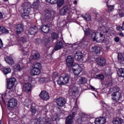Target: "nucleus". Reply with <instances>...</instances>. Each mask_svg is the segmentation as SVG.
Instances as JSON below:
<instances>
[{
    "instance_id": "1",
    "label": "nucleus",
    "mask_w": 124,
    "mask_h": 124,
    "mask_svg": "<svg viewBox=\"0 0 124 124\" xmlns=\"http://www.w3.org/2000/svg\"><path fill=\"white\" fill-rule=\"evenodd\" d=\"M22 7L24 11V13L22 14V18L29 19L30 16H29V14L31 11V3L30 2L23 3L22 4Z\"/></svg>"
},
{
    "instance_id": "2",
    "label": "nucleus",
    "mask_w": 124,
    "mask_h": 124,
    "mask_svg": "<svg viewBox=\"0 0 124 124\" xmlns=\"http://www.w3.org/2000/svg\"><path fill=\"white\" fill-rule=\"evenodd\" d=\"M15 82H16V79L15 78L8 79L7 80V89L11 90L12 93H14L15 91L16 90L15 87H14Z\"/></svg>"
},
{
    "instance_id": "3",
    "label": "nucleus",
    "mask_w": 124,
    "mask_h": 124,
    "mask_svg": "<svg viewBox=\"0 0 124 124\" xmlns=\"http://www.w3.org/2000/svg\"><path fill=\"white\" fill-rule=\"evenodd\" d=\"M93 41H96V42L102 43L103 41H104V39H105V37L103 36V34H101V33H99L96 32L95 33V36L93 38Z\"/></svg>"
},
{
    "instance_id": "4",
    "label": "nucleus",
    "mask_w": 124,
    "mask_h": 124,
    "mask_svg": "<svg viewBox=\"0 0 124 124\" xmlns=\"http://www.w3.org/2000/svg\"><path fill=\"white\" fill-rule=\"evenodd\" d=\"M17 106V100L15 98H12L8 102L7 108L9 110H13Z\"/></svg>"
},
{
    "instance_id": "5",
    "label": "nucleus",
    "mask_w": 124,
    "mask_h": 124,
    "mask_svg": "<svg viewBox=\"0 0 124 124\" xmlns=\"http://www.w3.org/2000/svg\"><path fill=\"white\" fill-rule=\"evenodd\" d=\"M72 71L77 77L82 72V68H81V66L79 64L76 63L73 65Z\"/></svg>"
},
{
    "instance_id": "6",
    "label": "nucleus",
    "mask_w": 124,
    "mask_h": 124,
    "mask_svg": "<svg viewBox=\"0 0 124 124\" xmlns=\"http://www.w3.org/2000/svg\"><path fill=\"white\" fill-rule=\"evenodd\" d=\"M111 96L112 99L114 102H118V101H120V99H122V93L119 91H116L111 94Z\"/></svg>"
},
{
    "instance_id": "7",
    "label": "nucleus",
    "mask_w": 124,
    "mask_h": 124,
    "mask_svg": "<svg viewBox=\"0 0 124 124\" xmlns=\"http://www.w3.org/2000/svg\"><path fill=\"white\" fill-rule=\"evenodd\" d=\"M32 89V86L31 84L30 83H25L23 86V91L25 92L26 93H31V90Z\"/></svg>"
},
{
    "instance_id": "8",
    "label": "nucleus",
    "mask_w": 124,
    "mask_h": 124,
    "mask_svg": "<svg viewBox=\"0 0 124 124\" xmlns=\"http://www.w3.org/2000/svg\"><path fill=\"white\" fill-rule=\"evenodd\" d=\"M66 103V101L65 99L62 97H60L56 100V104L59 107H63Z\"/></svg>"
},
{
    "instance_id": "9",
    "label": "nucleus",
    "mask_w": 124,
    "mask_h": 124,
    "mask_svg": "<svg viewBox=\"0 0 124 124\" xmlns=\"http://www.w3.org/2000/svg\"><path fill=\"white\" fill-rule=\"evenodd\" d=\"M39 96L41 99L43 100H48L49 99L50 96L49 95V93L45 90H43L41 91L39 94Z\"/></svg>"
},
{
    "instance_id": "10",
    "label": "nucleus",
    "mask_w": 124,
    "mask_h": 124,
    "mask_svg": "<svg viewBox=\"0 0 124 124\" xmlns=\"http://www.w3.org/2000/svg\"><path fill=\"white\" fill-rule=\"evenodd\" d=\"M51 16L52 15L49 11H46L45 13L44 17L41 19V21L42 23H45L51 19Z\"/></svg>"
},
{
    "instance_id": "11",
    "label": "nucleus",
    "mask_w": 124,
    "mask_h": 124,
    "mask_svg": "<svg viewBox=\"0 0 124 124\" xmlns=\"http://www.w3.org/2000/svg\"><path fill=\"white\" fill-rule=\"evenodd\" d=\"M74 117H75V112H72V114H70L66 119L65 124H72Z\"/></svg>"
},
{
    "instance_id": "12",
    "label": "nucleus",
    "mask_w": 124,
    "mask_h": 124,
    "mask_svg": "<svg viewBox=\"0 0 124 124\" xmlns=\"http://www.w3.org/2000/svg\"><path fill=\"white\" fill-rule=\"evenodd\" d=\"M60 15L62 16H63V15H66V14L68 13H70V9L68 8V7L65 6H63L60 10Z\"/></svg>"
},
{
    "instance_id": "13",
    "label": "nucleus",
    "mask_w": 124,
    "mask_h": 124,
    "mask_svg": "<svg viewBox=\"0 0 124 124\" xmlns=\"http://www.w3.org/2000/svg\"><path fill=\"white\" fill-rule=\"evenodd\" d=\"M85 34L87 36H90V37L93 39V37L95 36V34L96 32L94 31H93L91 30H89V29H86L85 31H84Z\"/></svg>"
},
{
    "instance_id": "14",
    "label": "nucleus",
    "mask_w": 124,
    "mask_h": 124,
    "mask_svg": "<svg viewBox=\"0 0 124 124\" xmlns=\"http://www.w3.org/2000/svg\"><path fill=\"white\" fill-rule=\"evenodd\" d=\"M63 48V46L62 42H59L56 44V45L54 47V49L52 52V54H54L56 51H58V50H60Z\"/></svg>"
},
{
    "instance_id": "15",
    "label": "nucleus",
    "mask_w": 124,
    "mask_h": 124,
    "mask_svg": "<svg viewBox=\"0 0 124 124\" xmlns=\"http://www.w3.org/2000/svg\"><path fill=\"white\" fill-rule=\"evenodd\" d=\"M37 121L42 124H51L49 119H46L44 117H39Z\"/></svg>"
},
{
    "instance_id": "16",
    "label": "nucleus",
    "mask_w": 124,
    "mask_h": 124,
    "mask_svg": "<svg viewBox=\"0 0 124 124\" xmlns=\"http://www.w3.org/2000/svg\"><path fill=\"white\" fill-rule=\"evenodd\" d=\"M74 61V59L72 56H68L66 62V64L69 67H71L72 65H73V62Z\"/></svg>"
},
{
    "instance_id": "17",
    "label": "nucleus",
    "mask_w": 124,
    "mask_h": 124,
    "mask_svg": "<svg viewBox=\"0 0 124 124\" xmlns=\"http://www.w3.org/2000/svg\"><path fill=\"white\" fill-rule=\"evenodd\" d=\"M97 63L100 66H104L106 64V60L104 58H98L96 60Z\"/></svg>"
},
{
    "instance_id": "18",
    "label": "nucleus",
    "mask_w": 124,
    "mask_h": 124,
    "mask_svg": "<svg viewBox=\"0 0 124 124\" xmlns=\"http://www.w3.org/2000/svg\"><path fill=\"white\" fill-rule=\"evenodd\" d=\"M41 31L45 33H47L51 31V27L48 26L44 25H42L40 28Z\"/></svg>"
},
{
    "instance_id": "19",
    "label": "nucleus",
    "mask_w": 124,
    "mask_h": 124,
    "mask_svg": "<svg viewBox=\"0 0 124 124\" xmlns=\"http://www.w3.org/2000/svg\"><path fill=\"white\" fill-rule=\"evenodd\" d=\"M91 51L95 55H97L100 53V47L97 46H92Z\"/></svg>"
},
{
    "instance_id": "20",
    "label": "nucleus",
    "mask_w": 124,
    "mask_h": 124,
    "mask_svg": "<svg viewBox=\"0 0 124 124\" xmlns=\"http://www.w3.org/2000/svg\"><path fill=\"white\" fill-rule=\"evenodd\" d=\"M16 29L17 34H20V33H22V31H23L24 30V25L22 24H18L16 26Z\"/></svg>"
},
{
    "instance_id": "21",
    "label": "nucleus",
    "mask_w": 124,
    "mask_h": 124,
    "mask_svg": "<svg viewBox=\"0 0 124 124\" xmlns=\"http://www.w3.org/2000/svg\"><path fill=\"white\" fill-rule=\"evenodd\" d=\"M124 123V120L120 117H117L113 118L112 123L113 124H122Z\"/></svg>"
},
{
    "instance_id": "22",
    "label": "nucleus",
    "mask_w": 124,
    "mask_h": 124,
    "mask_svg": "<svg viewBox=\"0 0 124 124\" xmlns=\"http://www.w3.org/2000/svg\"><path fill=\"white\" fill-rule=\"evenodd\" d=\"M30 34L31 35H34V34L37 33V31H38V28L35 26H32L30 29Z\"/></svg>"
},
{
    "instance_id": "23",
    "label": "nucleus",
    "mask_w": 124,
    "mask_h": 124,
    "mask_svg": "<svg viewBox=\"0 0 124 124\" xmlns=\"http://www.w3.org/2000/svg\"><path fill=\"white\" fill-rule=\"evenodd\" d=\"M87 82H88L87 78L83 77H80L78 81L79 85H84V84H86Z\"/></svg>"
},
{
    "instance_id": "24",
    "label": "nucleus",
    "mask_w": 124,
    "mask_h": 124,
    "mask_svg": "<svg viewBox=\"0 0 124 124\" xmlns=\"http://www.w3.org/2000/svg\"><path fill=\"white\" fill-rule=\"evenodd\" d=\"M5 61L10 65H12V64H14V60L12 57H7L5 58Z\"/></svg>"
},
{
    "instance_id": "25",
    "label": "nucleus",
    "mask_w": 124,
    "mask_h": 124,
    "mask_svg": "<svg viewBox=\"0 0 124 124\" xmlns=\"http://www.w3.org/2000/svg\"><path fill=\"white\" fill-rule=\"evenodd\" d=\"M31 73L32 76H35V75H39V74H40V69L32 68Z\"/></svg>"
},
{
    "instance_id": "26",
    "label": "nucleus",
    "mask_w": 124,
    "mask_h": 124,
    "mask_svg": "<svg viewBox=\"0 0 124 124\" xmlns=\"http://www.w3.org/2000/svg\"><path fill=\"white\" fill-rule=\"evenodd\" d=\"M9 33V31L6 28L0 26V34H7Z\"/></svg>"
},
{
    "instance_id": "27",
    "label": "nucleus",
    "mask_w": 124,
    "mask_h": 124,
    "mask_svg": "<svg viewBox=\"0 0 124 124\" xmlns=\"http://www.w3.org/2000/svg\"><path fill=\"white\" fill-rule=\"evenodd\" d=\"M81 17H82V18H83V19H84V20L87 22L91 21L92 20V17H91V15H90V14L82 15Z\"/></svg>"
},
{
    "instance_id": "28",
    "label": "nucleus",
    "mask_w": 124,
    "mask_h": 124,
    "mask_svg": "<svg viewBox=\"0 0 124 124\" xmlns=\"http://www.w3.org/2000/svg\"><path fill=\"white\" fill-rule=\"evenodd\" d=\"M40 58V54L38 52L32 53L31 55V59L32 60H38Z\"/></svg>"
},
{
    "instance_id": "29",
    "label": "nucleus",
    "mask_w": 124,
    "mask_h": 124,
    "mask_svg": "<svg viewBox=\"0 0 124 124\" xmlns=\"http://www.w3.org/2000/svg\"><path fill=\"white\" fill-rule=\"evenodd\" d=\"M118 61L120 63H124V55L122 53H119L118 55Z\"/></svg>"
},
{
    "instance_id": "30",
    "label": "nucleus",
    "mask_w": 124,
    "mask_h": 124,
    "mask_svg": "<svg viewBox=\"0 0 124 124\" xmlns=\"http://www.w3.org/2000/svg\"><path fill=\"white\" fill-rule=\"evenodd\" d=\"M2 71L4 75H7L8 73L11 72V69L9 67H3Z\"/></svg>"
},
{
    "instance_id": "31",
    "label": "nucleus",
    "mask_w": 124,
    "mask_h": 124,
    "mask_svg": "<svg viewBox=\"0 0 124 124\" xmlns=\"http://www.w3.org/2000/svg\"><path fill=\"white\" fill-rule=\"evenodd\" d=\"M51 37L54 40H57L58 38H59V33L53 32L51 33Z\"/></svg>"
},
{
    "instance_id": "32",
    "label": "nucleus",
    "mask_w": 124,
    "mask_h": 124,
    "mask_svg": "<svg viewBox=\"0 0 124 124\" xmlns=\"http://www.w3.org/2000/svg\"><path fill=\"white\" fill-rule=\"evenodd\" d=\"M117 74L119 77H124V69L120 68L117 71Z\"/></svg>"
},
{
    "instance_id": "33",
    "label": "nucleus",
    "mask_w": 124,
    "mask_h": 124,
    "mask_svg": "<svg viewBox=\"0 0 124 124\" xmlns=\"http://www.w3.org/2000/svg\"><path fill=\"white\" fill-rule=\"evenodd\" d=\"M15 68L16 69V70H18V71H21V70H23L24 69V68L22 66V64L21 63H18L16 64L15 66Z\"/></svg>"
},
{
    "instance_id": "34",
    "label": "nucleus",
    "mask_w": 124,
    "mask_h": 124,
    "mask_svg": "<svg viewBox=\"0 0 124 124\" xmlns=\"http://www.w3.org/2000/svg\"><path fill=\"white\" fill-rule=\"evenodd\" d=\"M98 30L99 31H102L103 33H107V32H108V30H107V28L103 26L99 27Z\"/></svg>"
},
{
    "instance_id": "35",
    "label": "nucleus",
    "mask_w": 124,
    "mask_h": 124,
    "mask_svg": "<svg viewBox=\"0 0 124 124\" xmlns=\"http://www.w3.org/2000/svg\"><path fill=\"white\" fill-rule=\"evenodd\" d=\"M56 3L58 7H62L64 4V0H58Z\"/></svg>"
},
{
    "instance_id": "36",
    "label": "nucleus",
    "mask_w": 124,
    "mask_h": 124,
    "mask_svg": "<svg viewBox=\"0 0 124 124\" xmlns=\"http://www.w3.org/2000/svg\"><path fill=\"white\" fill-rule=\"evenodd\" d=\"M24 104L25 106H30L31 104V100L28 98L26 99L24 101Z\"/></svg>"
},
{
    "instance_id": "37",
    "label": "nucleus",
    "mask_w": 124,
    "mask_h": 124,
    "mask_svg": "<svg viewBox=\"0 0 124 124\" xmlns=\"http://www.w3.org/2000/svg\"><path fill=\"white\" fill-rule=\"evenodd\" d=\"M63 81L64 82V84H67V83L69 82V77L68 76V75H65V76L63 77Z\"/></svg>"
},
{
    "instance_id": "38",
    "label": "nucleus",
    "mask_w": 124,
    "mask_h": 124,
    "mask_svg": "<svg viewBox=\"0 0 124 124\" xmlns=\"http://www.w3.org/2000/svg\"><path fill=\"white\" fill-rule=\"evenodd\" d=\"M57 83L58 85H64V82L63 81V77H61L58 80Z\"/></svg>"
},
{
    "instance_id": "39",
    "label": "nucleus",
    "mask_w": 124,
    "mask_h": 124,
    "mask_svg": "<svg viewBox=\"0 0 124 124\" xmlns=\"http://www.w3.org/2000/svg\"><path fill=\"white\" fill-rule=\"evenodd\" d=\"M33 68L40 69L41 68V64L40 63H34L33 65Z\"/></svg>"
},
{
    "instance_id": "40",
    "label": "nucleus",
    "mask_w": 124,
    "mask_h": 124,
    "mask_svg": "<svg viewBox=\"0 0 124 124\" xmlns=\"http://www.w3.org/2000/svg\"><path fill=\"white\" fill-rule=\"evenodd\" d=\"M106 123L105 117H100V124H104Z\"/></svg>"
},
{
    "instance_id": "41",
    "label": "nucleus",
    "mask_w": 124,
    "mask_h": 124,
    "mask_svg": "<svg viewBox=\"0 0 124 124\" xmlns=\"http://www.w3.org/2000/svg\"><path fill=\"white\" fill-rule=\"evenodd\" d=\"M39 5V0H34V7L35 8V6L37 7L36 9L38 8V6Z\"/></svg>"
},
{
    "instance_id": "42",
    "label": "nucleus",
    "mask_w": 124,
    "mask_h": 124,
    "mask_svg": "<svg viewBox=\"0 0 124 124\" xmlns=\"http://www.w3.org/2000/svg\"><path fill=\"white\" fill-rule=\"evenodd\" d=\"M107 6H108V12H110V11H113V10H114V8L115 7L114 5H107Z\"/></svg>"
},
{
    "instance_id": "43",
    "label": "nucleus",
    "mask_w": 124,
    "mask_h": 124,
    "mask_svg": "<svg viewBox=\"0 0 124 124\" xmlns=\"http://www.w3.org/2000/svg\"><path fill=\"white\" fill-rule=\"evenodd\" d=\"M46 1L52 4H56V3H57L58 2V0H46Z\"/></svg>"
},
{
    "instance_id": "44",
    "label": "nucleus",
    "mask_w": 124,
    "mask_h": 124,
    "mask_svg": "<svg viewBox=\"0 0 124 124\" xmlns=\"http://www.w3.org/2000/svg\"><path fill=\"white\" fill-rule=\"evenodd\" d=\"M97 78L98 79L101 80V81H102L103 80H104V75H103L102 74H99L97 76Z\"/></svg>"
},
{
    "instance_id": "45",
    "label": "nucleus",
    "mask_w": 124,
    "mask_h": 124,
    "mask_svg": "<svg viewBox=\"0 0 124 124\" xmlns=\"http://www.w3.org/2000/svg\"><path fill=\"white\" fill-rule=\"evenodd\" d=\"M58 119H59V115H58V114H55L52 118V121L55 122V121H57Z\"/></svg>"
},
{
    "instance_id": "46",
    "label": "nucleus",
    "mask_w": 124,
    "mask_h": 124,
    "mask_svg": "<svg viewBox=\"0 0 124 124\" xmlns=\"http://www.w3.org/2000/svg\"><path fill=\"white\" fill-rule=\"evenodd\" d=\"M75 56H83V54L82 53L81 51H80L79 50L77 51L75 55Z\"/></svg>"
},
{
    "instance_id": "47",
    "label": "nucleus",
    "mask_w": 124,
    "mask_h": 124,
    "mask_svg": "<svg viewBox=\"0 0 124 124\" xmlns=\"http://www.w3.org/2000/svg\"><path fill=\"white\" fill-rule=\"evenodd\" d=\"M41 39H36L35 40V43L36 45H38V44L41 43Z\"/></svg>"
},
{
    "instance_id": "48",
    "label": "nucleus",
    "mask_w": 124,
    "mask_h": 124,
    "mask_svg": "<svg viewBox=\"0 0 124 124\" xmlns=\"http://www.w3.org/2000/svg\"><path fill=\"white\" fill-rule=\"evenodd\" d=\"M31 112L33 115L36 113V109L35 108L31 107Z\"/></svg>"
},
{
    "instance_id": "49",
    "label": "nucleus",
    "mask_w": 124,
    "mask_h": 124,
    "mask_svg": "<svg viewBox=\"0 0 124 124\" xmlns=\"http://www.w3.org/2000/svg\"><path fill=\"white\" fill-rule=\"evenodd\" d=\"M116 30L117 31H124V30H123L122 26H118L117 27H116Z\"/></svg>"
},
{
    "instance_id": "50",
    "label": "nucleus",
    "mask_w": 124,
    "mask_h": 124,
    "mask_svg": "<svg viewBox=\"0 0 124 124\" xmlns=\"http://www.w3.org/2000/svg\"><path fill=\"white\" fill-rule=\"evenodd\" d=\"M83 56H75V58L77 61H81Z\"/></svg>"
},
{
    "instance_id": "51",
    "label": "nucleus",
    "mask_w": 124,
    "mask_h": 124,
    "mask_svg": "<svg viewBox=\"0 0 124 124\" xmlns=\"http://www.w3.org/2000/svg\"><path fill=\"white\" fill-rule=\"evenodd\" d=\"M95 124H100V119L99 118H97L95 120Z\"/></svg>"
},
{
    "instance_id": "52",
    "label": "nucleus",
    "mask_w": 124,
    "mask_h": 124,
    "mask_svg": "<svg viewBox=\"0 0 124 124\" xmlns=\"http://www.w3.org/2000/svg\"><path fill=\"white\" fill-rule=\"evenodd\" d=\"M21 41L22 42H27V38L25 37H21Z\"/></svg>"
},
{
    "instance_id": "53",
    "label": "nucleus",
    "mask_w": 124,
    "mask_h": 124,
    "mask_svg": "<svg viewBox=\"0 0 124 124\" xmlns=\"http://www.w3.org/2000/svg\"><path fill=\"white\" fill-rule=\"evenodd\" d=\"M114 41H115V42H119V41H120V38L118 37H115L114 38Z\"/></svg>"
},
{
    "instance_id": "54",
    "label": "nucleus",
    "mask_w": 124,
    "mask_h": 124,
    "mask_svg": "<svg viewBox=\"0 0 124 124\" xmlns=\"http://www.w3.org/2000/svg\"><path fill=\"white\" fill-rule=\"evenodd\" d=\"M3 18V15L2 14V13L0 12V20H1Z\"/></svg>"
},
{
    "instance_id": "55",
    "label": "nucleus",
    "mask_w": 124,
    "mask_h": 124,
    "mask_svg": "<svg viewBox=\"0 0 124 124\" xmlns=\"http://www.w3.org/2000/svg\"><path fill=\"white\" fill-rule=\"evenodd\" d=\"M53 77H57V76H58V74L57 73V72H54L53 73Z\"/></svg>"
},
{
    "instance_id": "56",
    "label": "nucleus",
    "mask_w": 124,
    "mask_h": 124,
    "mask_svg": "<svg viewBox=\"0 0 124 124\" xmlns=\"http://www.w3.org/2000/svg\"><path fill=\"white\" fill-rule=\"evenodd\" d=\"M1 99L2 102H3V103H4V104H5V100H4L3 99V96L1 97Z\"/></svg>"
},
{
    "instance_id": "57",
    "label": "nucleus",
    "mask_w": 124,
    "mask_h": 124,
    "mask_svg": "<svg viewBox=\"0 0 124 124\" xmlns=\"http://www.w3.org/2000/svg\"><path fill=\"white\" fill-rule=\"evenodd\" d=\"M79 121H80V123H82V122H83V120L81 118H79L78 119V122H79Z\"/></svg>"
},
{
    "instance_id": "58",
    "label": "nucleus",
    "mask_w": 124,
    "mask_h": 124,
    "mask_svg": "<svg viewBox=\"0 0 124 124\" xmlns=\"http://www.w3.org/2000/svg\"><path fill=\"white\" fill-rule=\"evenodd\" d=\"M119 16H120V17H124V13H121V14H120L119 15Z\"/></svg>"
},
{
    "instance_id": "59",
    "label": "nucleus",
    "mask_w": 124,
    "mask_h": 124,
    "mask_svg": "<svg viewBox=\"0 0 124 124\" xmlns=\"http://www.w3.org/2000/svg\"><path fill=\"white\" fill-rule=\"evenodd\" d=\"M119 35H120V36H122V37L124 36V33H123V32L120 33Z\"/></svg>"
},
{
    "instance_id": "60",
    "label": "nucleus",
    "mask_w": 124,
    "mask_h": 124,
    "mask_svg": "<svg viewBox=\"0 0 124 124\" xmlns=\"http://www.w3.org/2000/svg\"><path fill=\"white\" fill-rule=\"evenodd\" d=\"M3 45L2 42H0V48L2 47V46Z\"/></svg>"
},
{
    "instance_id": "61",
    "label": "nucleus",
    "mask_w": 124,
    "mask_h": 124,
    "mask_svg": "<svg viewBox=\"0 0 124 124\" xmlns=\"http://www.w3.org/2000/svg\"><path fill=\"white\" fill-rule=\"evenodd\" d=\"M35 124H41L40 122L37 121V122H35Z\"/></svg>"
},
{
    "instance_id": "62",
    "label": "nucleus",
    "mask_w": 124,
    "mask_h": 124,
    "mask_svg": "<svg viewBox=\"0 0 124 124\" xmlns=\"http://www.w3.org/2000/svg\"><path fill=\"white\" fill-rule=\"evenodd\" d=\"M122 29H123V31H124V21L122 24Z\"/></svg>"
},
{
    "instance_id": "63",
    "label": "nucleus",
    "mask_w": 124,
    "mask_h": 124,
    "mask_svg": "<svg viewBox=\"0 0 124 124\" xmlns=\"http://www.w3.org/2000/svg\"><path fill=\"white\" fill-rule=\"evenodd\" d=\"M91 88L92 89V90H95V88H94L93 86H91Z\"/></svg>"
},
{
    "instance_id": "64",
    "label": "nucleus",
    "mask_w": 124,
    "mask_h": 124,
    "mask_svg": "<svg viewBox=\"0 0 124 124\" xmlns=\"http://www.w3.org/2000/svg\"><path fill=\"white\" fill-rule=\"evenodd\" d=\"M74 4H77V0L74 1Z\"/></svg>"
}]
</instances>
